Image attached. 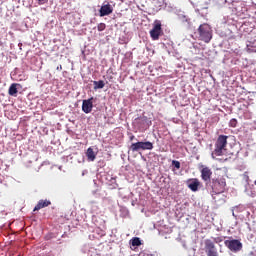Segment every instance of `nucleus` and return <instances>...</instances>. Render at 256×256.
Wrapping results in <instances>:
<instances>
[{
  "instance_id": "obj_19",
  "label": "nucleus",
  "mask_w": 256,
  "mask_h": 256,
  "mask_svg": "<svg viewBox=\"0 0 256 256\" xmlns=\"http://www.w3.org/2000/svg\"><path fill=\"white\" fill-rule=\"evenodd\" d=\"M172 165L175 167V169H181V162L177 160H173Z\"/></svg>"
},
{
  "instance_id": "obj_9",
  "label": "nucleus",
  "mask_w": 256,
  "mask_h": 256,
  "mask_svg": "<svg viewBox=\"0 0 256 256\" xmlns=\"http://www.w3.org/2000/svg\"><path fill=\"white\" fill-rule=\"evenodd\" d=\"M186 185L190 191H193L194 193L199 191V186L201 185V182H199V179L197 178H190L186 181Z\"/></svg>"
},
{
  "instance_id": "obj_23",
  "label": "nucleus",
  "mask_w": 256,
  "mask_h": 256,
  "mask_svg": "<svg viewBox=\"0 0 256 256\" xmlns=\"http://www.w3.org/2000/svg\"><path fill=\"white\" fill-rule=\"evenodd\" d=\"M244 181H246V183H249V173L248 172H244L242 175Z\"/></svg>"
},
{
  "instance_id": "obj_1",
  "label": "nucleus",
  "mask_w": 256,
  "mask_h": 256,
  "mask_svg": "<svg viewBox=\"0 0 256 256\" xmlns=\"http://www.w3.org/2000/svg\"><path fill=\"white\" fill-rule=\"evenodd\" d=\"M227 139H229V136L226 135H219L216 139V142L214 144V150L212 152V157L215 155L216 157H228L231 159L233 157V153L227 152Z\"/></svg>"
},
{
  "instance_id": "obj_11",
  "label": "nucleus",
  "mask_w": 256,
  "mask_h": 256,
  "mask_svg": "<svg viewBox=\"0 0 256 256\" xmlns=\"http://www.w3.org/2000/svg\"><path fill=\"white\" fill-rule=\"evenodd\" d=\"M82 111L86 114L91 113L93 111V97L83 100L82 102Z\"/></svg>"
},
{
  "instance_id": "obj_20",
  "label": "nucleus",
  "mask_w": 256,
  "mask_h": 256,
  "mask_svg": "<svg viewBox=\"0 0 256 256\" xmlns=\"http://www.w3.org/2000/svg\"><path fill=\"white\" fill-rule=\"evenodd\" d=\"M247 47H251L253 51H256V40L250 41Z\"/></svg>"
},
{
  "instance_id": "obj_5",
  "label": "nucleus",
  "mask_w": 256,
  "mask_h": 256,
  "mask_svg": "<svg viewBox=\"0 0 256 256\" xmlns=\"http://www.w3.org/2000/svg\"><path fill=\"white\" fill-rule=\"evenodd\" d=\"M163 33V28L160 20H155L153 23V28L150 30V37L153 41H159V37H161Z\"/></svg>"
},
{
  "instance_id": "obj_2",
  "label": "nucleus",
  "mask_w": 256,
  "mask_h": 256,
  "mask_svg": "<svg viewBox=\"0 0 256 256\" xmlns=\"http://www.w3.org/2000/svg\"><path fill=\"white\" fill-rule=\"evenodd\" d=\"M197 33L199 41H203L204 43H210L213 39V30L207 23L201 24L197 29Z\"/></svg>"
},
{
  "instance_id": "obj_24",
  "label": "nucleus",
  "mask_w": 256,
  "mask_h": 256,
  "mask_svg": "<svg viewBox=\"0 0 256 256\" xmlns=\"http://www.w3.org/2000/svg\"><path fill=\"white\" fill-rule=\"evenodd\" d=\"M39 5H45V3H48L49 0H37Z\"/></svg>"
},
{
  "instance_id": "obj_13",
  "label": "nucleus",
  "mask_w": 256,
  "mask_h": 256,
  "mask_svg": "<svg viewBox=\"0 0 256 256\" xmlns=\"http://www.w3.org/2000/svg\"><path fill=\"white\" fill-rule=\"evenodd\" d=\"M17 87H21V85L17 83H13L10 85L8 93L9 95H11V97H17V93H19Z\"/></svg>"
},
{
  "instance_id": "obj_26",
  "label": "nucleus",
  "mask_w": 256,
  "mask_h": 256,
  "mask_svg": "<svg viewBox=\"0 0 256 256\" xmlns=\"http://www.w3.org/2000/svg\"><path fill=\"white\" fill-rule=\"evenodd\" d=\"M219 241H223V240L217 238V239H216V243H219Z\"/></svg>"
},
{
  "instance_id": "obj_10",
  "label": "nucleus",
  "mask_w": 256,
  "mask_h": 256,
  "mask_svg": "<svg viewBox=\"0 0 256 256\" xmlns=\"http://www.w3.org/2000/svg\"><path fill=\"white\" fill-rule=\"evenodd\" d=\"M100 17H107V15H111V13H113V7L111 6V4H109V2H107V4H104L101 6L100 10Z\"/></svg>"
},
{
  "instance_id": "obj_4",
  "label": "nucleus",
  "mask_w": 256,
  "mask_h": 256,
  "mask_svg": "<svg viewBox=\"0 0 256 256\" xmlns=\"http://www.w3.org/2000/svg\"><path fill=\"white\" fill-rule=\"evenodd\" d=\"M150 125H152V122L147 116H140L134 120V127L141 133L147 131Z\"/></svg>"
},
{
  "instance_id": "obj_3",
  "label": "nucleus",
  "mask_w": 256,
  "mask_h": 256,
  "mask_svg": "<svg viewBox=\"0 0 256 256\" xmlns=\"http://www.w3.org/2000/svg\"><path fill=\"white\" fill-rule=\"evenodd\" d=\"M208 187L212 189L213 195H221L225 193V187H227V181L225 178H213L209 183Z\"/></svg>"
},
{
  "instance_id": "obj_12",
  "label": "nucleus",
  "mask_w": 256,
  "mask_h": 256,
  "mask_svg": "<svg viewBox=\"0 0 256 256\" xmlns=\"http://www.w3.org/2000/svg\"><path fill=\"white\" fill-rule=\"evenodd\" d=\"M51 205V200H40L37 205L34 207L33 211H40V209H45V207H49Z\"/></svg>"
},
{
  "instance_id": "obj_17",
  "label": "nucleus",
  "mask_w": 256,
  "mask_h": 256,
  "mask_svg": "<svg viewBox=\"0 0 256 256\" xmlns=\"http://www.w3.org/2000/svg\"><path fill=\"white\" fill-rule=\"evenodd\" d=\"M94 89H103V87H105V82L103 80L100 81H94Z\"/></svg>"
},
{
  "instance_id": "obj_18",
  "label": "nucleus",
  "mask_w": 256,
  "mask_h": 256,
  "mask_svg": "<svg viewBox=\"0 0 256 256\" xmlns=\"http://www.w3.org/2000/svg\"><path fill=\"white\" fill-rule=\"evenodd\" d=\"M131 245H132V247H140L141 239L139 237L132 238L131 239Z\"/></svg>"
},
{
  "instance_id": "obj_8",
  "label": "nucleus",
  "mask_w": 256,
  "mask_h": 256,
  "mask_svg": "<svg viewBox=\"0 0 256 256\" xmlns=\"http://www.w3.org/2000/svg\"><path fill=\"white\" fill-rule=\"evenodd\" d=\"M202 181L206 182V187H209V183L211 181V175H213V171L210 170L209 167H204L200 171Z\"/></svg>"
},
{
  "instance_id": "obj_6",
  "label": "nucleus",
  "mask_w": 256,
  "mask_h": 256,
  "mask_svg": "<svg viewBox=\"0 0 256 256\" xmlns=\"http://www.w3.org/2000/svg\"><path fill=\"white\" fill-rule=\"evenodd\" d=\"M225 247H227L232 253H238L243 249V243L237 239L233 240H225L224 241Z\"/></svg>"
},
{
  "instance_id": "obj_14",
  "label": "nucleus",
  "mask_w": 256,
  "mask_h": 256,
  "mask_svg": "<svg viewBox=\"0 0 256 256\" xmlns=\"http://www.w3.org/2000/svg\"><path fill=\"white\" fill-rule=\"evenodd\" d=\"M86 157L88 161H95V159H97V154H95V151H93V148L89 147L86 151Z\"/></svg>"
},
{
  "instance_id": "obj_16",
  "label": "nucleus",
  "mask_w": 256,
  "mask_h": 256,
  "mask_svg": "<svg viewBox=\"0 0 256 256\" xmlns=\"http://www.w3.org/2000/svg\"><path fill=\"white\" fill-rule=\"evenodd\" d=\"M130 151H132V153L141 151V142L132 143L130 145Z\"/></svg>"
},
{
  "instance_id": "obj_7",
  "label": "nucleus",
  "mask_w": 256,
  "mask_h": 256,
  "mask_svg": "<svg viewBox=\"0 0 256 256\" xmlns=\"http://www.w3.org/2000/svg\"><path fill=\"white\" fill-rule=\"evenodd\" d=\"M204 249L207 256H219V253H217V248L215 247V243L209 239L205 240Z\"/></svg>"
},
{
  "instance_id": "obj_15",
  "label": "nucleus",
  "mask_w": 256,
  "mask_h": 256,
  "mask_svg": "<svg viewBox=\"0 0 256 256\" xmlns=\"http://www.w3.org/2000/svg\"><path fill=\"white\" fill-rule=\"evenodd\" d=\"M141 150L142 151H151L153 149V143L147 141V142H140Z\"/></svg>"
},
{
  "instance_id": "obj_22",
  "label": "nucleus",
  "mask_w": 256,
  "mask_h": 256,
  "mask_svg": "<svg viewBox=\"0 0 256 256\" xmlns=\"http://www.w3.org/2000/svg\"><path fill=\"white\" fill-rule=\"evenodd\" d=\"M105 27H106L105 23H100L98 24L97 29L98 31H105Z\"/></svg>"
},
{
  "instance_id": "obj_25",
  "label": "nucleus",
  "mask_w": 256,
  "mask_h": 256,
  "mask_svg": "<svg viewBox=\"0 0 256 256\" xmlns=\"http://www.w3.org/2000/svg\"><path fill=\"white\" fill-rule=\"evenodd\" d=\"M133 139H135V136L132 135V136L130 137V141H133Z\"/></svg>"
},
{
  "instance_id": "obj_21",
  "label": "nucleus",
  "mask_w": 256,
  "mask_h": 256,
  "mask_svg": "<svg viewBox=\"0 0 256 256\" xmlns=\"http://www.w3.org/2000/svg\"><path fill=\"white\" fill-rule=\"evenodd\" d=\"M230 127H237V119L233 118L229 122Z\"/></svg>"
}]
</instances>
